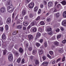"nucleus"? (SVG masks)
Listing matches in <instances>:
<instances>
[{"mask_svg": "<svg viewBox=\"0 0 66 66\" xmlns=\"http://www.w3.org/2000/svg\"><path fill=\"white\" fill-rule=\"evenodd\" d=\"M44 45L45 47H47V43L46 42H45L44 43Z\"/></svg>", "mask_w": 66, "mask_h": 66, "instance_id": "bf43d9fd", "label": "nucleus"}, {"mask_svg": "<svg viewBox=\"0 0 66 66\" xmlns=\"http://www.w3.org/2000/svg\"><path fill=\"white\" fill-rule=\"evenodd\" d=\"M7 7H11L13 6L12 5V2L11 0L8 1L7 4Z\"/></svg>", "mask_w": 66, "mask_h": 66, "instance_id": "f03ea898", "label": "nucleus"}, {"mask_svg": "<svg viewBox=\"0 0 66 66\" xmlns=\"http://www.w3.org/2000/svg\"><path fill=\"white\" fill-rule=\"evenodd\" d=\"M36 45L38 47H39V46H40V44H39L38 43H37L36 44Z\"/></svg>", "mask_w": 66, "mask_h": 66, "instance_id": "49530a36", "label": "nucleus"}, {"mask_svg": "<svg viewBox=\"0 0 66 66\" xmlns=\"http://www.w3.org/2000/svg\"><path fill=\"white\" fill-rule=\"evenodd\" d=\"M22 28V25H19L17 27V28L19 29H21Z\"/></svg>", "mask_w": 66, "mask_h": 66, "instance_id": "9b49d317", "label": "nucleus"}, {"mask_svg": "<svg viewBox=\"0 0 66 66\" xmlns=\"http://www.w3.org/2000/svg\"><path fill=\"white\" fill-rule=\"evenodd\" d=\"M23 24L24 26H27L28 25V22H24L23 23Z\"/></svg>", "mask_w": 66, "mask_h": 66, "instance_id": "4468645a", "label": "nucleus"}, {"mask_svg": "<svg viewBox=\"0 0 66 66\" xmlns=\"http://www.w3.org/2000/svg\"><path fill=\"white\" fill-rule=\"evenodd\" d=\"M60 29L62 31H63L64 30V29L63 27H61Z\"/></svg>", "mask_w": 66, "mask_h": 66, "instance_id": "e2e57ef3", "label": "nucleus"}, {"mask_svg": "<svg viewBox=\"0 0 66 66\" xmlns=\"http://www.w3.org/2000/svg\"><path fill=\"white\" fill-rule=\"evenodd\" d=\"M36 21L32 22L30 24V25L31 26H34V25H35L36 24Z\"/></svg>", "mask_w": 66, "mask_h": 66, "instance_id": "ddd939ff", "label": "nucleus"}, {"mask_svg": "<svg viewBox=\"0 0 66 66\" xmlns=\"http://www.w3.org/2000/svg\"><path fill=\"white\" fill-rule=\"evenodd\" d=\"M21 58L19 57V59L17 60V62L18 63H19L20 61H21Z\"/></svg>", "mask_w": 66, "mask_h": 66, "instance_id": "4be33fe9", "label": "nucleus"}, {"mask_svg": "<svg viewBox=\"0 0 66 66\" xmlns=\"http://www.w3.org/2000/svg\"><path fill=\"white\" fill-rule=\"evenodd\" d=\"M63 16L64 18H66V11L63 12Z\"/></svg>", "mask_w": 66, "mask_h": 66, "instance_id": "aec40b11", "label": "nucleus"}, {"mask_svg": "<svg viewBox=\"0 0 66 66\" xmlns=\"http://www.w3.org/2000/svg\"><path fill=\"white\" fill-rule=\"evenodd\" d=\"M30 58L31 60H33V56H30Z\"/></svg>", "mask_w": 66, "mask_h": 66, "instance_id": "6e6d98bb", "label": "nucleus"}, {"mask_svg": "<svg viewBox=\"0 0 66 66\" xmlns=\"http://www.w3.org/2000/svg\"><path fill=\"white\" fill-rule=\"evenodd\" d=\"M40 16H38L37 18L36 19V20H38L40 19Z\"/></svg>", "mask_w": 66, "mask_h": 66, "instance_id": "4d7b16f0", "label": "nucleus"}, {"mask_svg": "<svg viewBox=\"0 0 66 66\" xmlns=\"http://www.w3.org/2000/svg\"><path fill=\"white\" fill-rule=\"evenodd\" d=\"M39 64V62L38 60H35V64L36 65H38Z\"/></svg>", "mask_w": 66, "mask_h": 66, "instance_id": "393cba45", "label": "nucleus"}, {"mask_svg": "<svg viewBox=\"0 0 66 66\" xmlns=\"http://www.w3.org/2000/svg\"><path fill=\"white\" fill-rule=\"evenodd\" d=\"M42 59L43 60H45L46 59V57L44 56H43L42 57Z\"/></svg>", "mask_w": 66, "mask_h": 66, "instance_id": "79ce46f5", "label": "nucleus"}, {"mask_svg": "<svg viewBox=\"0 0 66 66\" xmlns=\"http://www.w3.org/2000/svg\"><path fill=\"white\" fill-rule=\"evenodd\" d=\"M8 11L10 13H12L14 11V8L13 6H12L11 7H7Z\"/></svg>", "mask_w": 66, "mask_h": 66, "instance_id": "f257e3e1", "label": "nucleus"}, {"mask_svg": "<svg viewBox=\"0 0 66 66\" xmlns=\"http://www.w3.org/2000/svg\"><path fill=\"white\" fill-rule=\"evenodd\" d=\"M61 35H59L57 37V38L59 39L60 38H61Z\"/></svg>", "mask_w": 66, "mask_h": 66, "instance_id": "de8ad7c7", "label": "nucleus"}, {"mask_svg": "<svg viewBox=\"0 0 66 66\" xmlns=\"http://www.w3.org/2000/svg\"><path fill=\"white\" fill-rule=\"evenodd\" d=\"M62 24L63 26H66V21H64L62 22Z\"/></svg>", "mask_w": 66, "mask_h": 66, "instance_id": "a211bd4d", "label": "nucleus"}, {"mask_svg": "<svg viewBox=\"0 0 66 66\" xmlns=\"http://www.w3.org/2000/svg\"><path fill=\"white\" fill-rule=\"evenodd\" d=\"M51 20V19L50 18H48L46 20V21L47 22H50Z\"/></svg>", "mask_w": 66, "mask_h": 66, "instance_id": "c756f323", "label": "nucleus"}, {"mask_svg": "<svg viewBox=\"0 0 66 66\" xmlns=\"http://www.w3.org/2000/svg\"><path fill=\"white\" fill-rule=\"evenodd\" d=\"M16 34H17V31H15L13 33L12 35H15Z\"/></svg>", "mask_w": 66, "mask_h": 66, "instance_id": "473e14b6", "label": "nucleus"}, {"mask_svg": "<svg viewBox=\"0 0 66 66\" xmlns=\"http://www.w3.org/2000/svg\"><path fill=\"white\" fill-rule=\"evenodd\" d=\"M31 0H26L25 1L26 3H28Z\"/></svg>", "mask_w": 66, "mask_h": 66, "instance_id": "a19ab883", "label": "nucleus"}, {"mask_svg": "<svg viewBox=\"0 0 66 66\" xmlns=\"http://www.w3.org/2000/svg\"><path fill=\"white\" fill-rule=\"evenodd\" d=\"M52 29L51 28H47V31L48 32H50V31H51V30H52Z\"/></svg>", "mask_w": 66, "mask_h": 66, "instance_id": "2f4dec72", "label": "nucleus"}, {"mask_svg": "<svg viewBox=\"0 0 66 66\" xmlns=\"http://www.w3.org/2000/svg\"><path fill=\"white\" fill-rule=\"evenodd\" d=\"M34 6V3H30L29 5V7L30 9H32Z\"/></svg>", "mask_w": 66, "mask_h": 66, "instance_id": "20e7f679", "label": "nucleus"}, {"mask_svg": "<svg viewBox=\"0 0 66 66\" xmlns=\"http://www.w3.org/2000/svg\"><path fill=\"white\" fill-rule=\"evenodd\" d=\"M36 52H37L36 50L35 49L34 50L32 51V54L34 55L36 53Z\"/></svg>", "mask_w": 66, "mask_h": 66, "instance_id": "2eb2a0df", "label": "nucleus"}, {"mask_svg": "<svg viewBox=\"0 0 66 66\" xmlns=\"http://www.w3.org/2000/svg\"><path fill=\"white\" fill-rule=\"evenodd\" d=\"M29 17L30 18H32L33 17V15L32 14H30L29 15Z\"/></svg>", "mask_w": 66, "mask_h": 66, "instance_id": "4c0bfd02", "label": "nucleus"}, {"mask_svg": "<svg viewBox=\"0 0 66 66\" xmlns=\"http://www.w3.org/2000/svg\"><path fill=\"white\" fill-rule=\"evenodd\" d=\"M43 39H41L40 40V43H43Z\"/></svg>", "mask_w": 66, "mask_h": 66, "instance_id": "0e129e2a", "label": "nucleus"}, {"mask_svg": "<svg viewBox=\"0 0 66 66\" xmlns=\"http://www.w3.org/2000/svg\"><path fill=\"white\" fill-rule=\"evenodd\" d=\"M48 64H49L48 62L45 61L43 63L42 65H43V66H47Z\"/></svg>", "mask_w": 66, "mask_h": 66, "instance_id": "423d86ee", "label": "nucleus"}, {"mask_svg": "<svg viewBox=\"0 0 66 66\" xmlns=\"http://www.w3.org/2000/svg\"><path fill=\"white\" fill-rule=\"evenodd\" d=\"M7 52V51H6V49H5L4 50V52H3L4 55H5V54H6V53Z\"/></svg>", "mask_w": 66, "mask_h": 66, "instance_id": "e433bc0d", "label": "nucleus"}, {"mask_svg": "<svg viewBox=\"0 0 66 66\" xmlns=\"http://www.w3.org/2000/svg\"><path fill=\"white\" fill-rule=\"evenodd\" d=\"M50 54L51 55L53 54V52L52 51H50Z\"/></svg>", "mask_w": 66, "mask_h": 66, "instance_id": "338daca9", "label": "nucleus"}, {"mask_svg": "<svg viewBox=\"0 0 66 66\" xmlns=\"http://www.w3.org/2000/svg\"><path fill=\"white\" fill-rule=\"evenodd\" d=\"M28 37L29 39L30 40H31L32 39H33V36L32 35H28Z\"/></svg>", "mask_w": 66, "mask_h": 66, "instance_id": "0eeeda50", "label": "nucleus"}, {"mask_svg": "<svg viewBox=\"0 0 66 66\" xmlns=\"http://www.w3.org/2000/svg\"><path fill=\"white\" fill-rule=\"evenodd\" d=\"M61 60V58H60L59 59H57V60L56 62V63H57V62H59V61H60V60Z\"/></svg>", "mask_w": 66, "mask_h": 66, "instance_id": "c03bdc74", "label": "nucleus"}, {"mask_svg": "<svg viewBox=\"0 0 66 66\" xmlns=\"http://www.w3.org/2000/svg\"><path fill=\"white\" fill-rule=\"evenodd\" d=\"M29 46V44L28 43H26V48H28V46Z\"/></svg>", "mask_w": 66, "mask_h": 66, "instance_id": "13d9d810", "label": "nucleus"}, {"mask_svg": "<svg viewBox=\"0 0 66 66\" xmlns=\"http://www.w3.org/2000/svg\"><path fill=\"white\" fill-rule=\"evenodd\" d=\"M11 18H8L6 20L7 23H10V22H11Z\"/></svg>", "mask_w": 66, "mask_h": 66, "instance_id": "6e6552de", "label": "nucleus"}, {"mask_svg": "<svg viewBox=\"0 0 66 66\" xmlns=\"http://www.w3.org/2000/svg\"><path fill=\"white\" fill-rule=\"evenodd\" d=\"M59 42L57 41H56L54 43V45L55 46H59Z\"/></svg>", "mask_w": 66, "mask_h": 66, "instance_id": "9d476101", "label": "nucleus"}, {"mask_svg": "<svg viewBox=\"0 0 66 66\" xmlns=\"http://www.w3.org/2000/svg\"><path fill=\"white\" fill-rule=\"evenodd\" d=\"M8 59L9 61H11L13 59V55L12 54H10L8 56Z\"/></svg>", "mask_w": 66, "mask_h": 66, "instance_id": "39448f33", "label": "nucleus"}, {"mask_svg": "<svg viewBox=\"0 0 66 66\" xmlns=\"http://www.w3.org/2000/svg\"><path fill=\"white\" fill-rule=\"evenodd\" d=\"M40 23L41 25H44V24H45V23H44V22L42 21H41Z\"/></svg>", "mask_w": 66, "mask_h": 66, "instance_id": "c9c22d12", "label": "nucleus"}, {"mask_svg": "<svg viewBox=\"0 0 66 66\" xmlns=\"http://www.w3.org/2000/svg\"><path fill=\"white\" fill-rule=\"evenodd\" d=\"M32 31L34 32H35L37 31V29L35 27H34L32 29Z\"/></svg>", "mask_w": 66, "mask_h": 66, "instance_id": "6ab92c4d", "label": "nucleus"}, {"mask_svg": "<svg viewBox=\"0 0 66 66\" xmlns=\"http://www.w3.org/2000/svg\"><path fill=\"white\" fill-rule=\"evenodd\" d=\"M42 30H43V29H42V28H39L38 30V32H41L42 31Z\"/></svg>", "mask_w": 66, "mask_h": 66, "instance_id": "72a5a7b5", "label": "nucleus"}, {"mask_svg": "<svg viewBox=\"0 0 66 66\" xmlns=\"http://www.w3.org/2000/svg\"><path fill=\"white\" fill-rule=\"evenodd\" d=\"M55 31H56V32H59L60 31V29H56L55 30Z\"/></svg>", "mask_w": 66, "mask_h": 66, "instance_id": "680f3d73", "label": "nucleus"}, {"mask_svg": "<svg viewBox=\"0 0 66 66\" xmlns=\"http://www.w3.org/2000/svg\"><path fill=\"white\" fill-rule=\"evenodd\" d=\"M0 11L2 13H5L6 12V9H5V7H2L0 9Z\"/></svg>", "mask_w": 66, "mask_h": 66, "instance_id": "7ed1b4c3", "label": "nucleus"}, {"mask_svg": "<svg viewBox=\"0 0 66 66\" xmlns=\"http://www.w3.org/2000/svg\"><path fill=\"white\" fill-rule=\"evenodd\" d=\"M47 57H48L49 58H50V59L51 58V56H50V55H49V54L47 55Z\"/></svg>", "mask_w": 66, "mask_h": 66, "instance_id": "69168bd1", "label": "nucleus"}, {"mask_svg": "<svg viewBox=\"0 0 66 66\" xmlns=\"http://www.w3.org/2000/svg\"><path fill=\"white\" fill-rule=\"evenodd\" d=\"M62 43H63V44H65L66 43V40L64 39L63 40L62 42Z\"/></svg>", "mask_w": 66, "mask_h": 66, "instance_id": "58836bf2", "label": "nucleus"}, {"mask_svg": "<svg viewBox=\"0 0 66 66\" xmlns=\"http://www.w3.org/2000/svg\"><path fill=\"white\" fill-rule=\"evenodd\" d=\"M63 50L61 48H60L59 50V53H62Z\"/></svg>", "mask_w": 66, "mask_h": 66, "instance_id": "bb28decb", "label": "nucleus"}, {"mask_svg": "<svg viewBox=\"0 0 66 66\" xmlns=\"http://www.w3.org/2000/svg\"><path fill=\"white\" fill-rule=\"evenodd\" d=\"M52 5V2H50L48 3V6H51Z\"/></svg>", "mask_w": 66, "mask_h": 66, "instance_id": "f3484780", "label": "nucleus"}, {"mask_svg": "<svg viewBox=\"0 0 66 66\" xmlns=\"http://www.w3.org/2000/svg\"><path fill=\"white\" fill-rule=\"evenodd\" d=\"M55 39V36H53L52 38V40H54V39Z\"/></svg>", "mask_w": 66, "mask_h": 66, "instance_id": "a18cd8bd", "label": "nucleus"}, {"mask_svg": "<svg viewBox=\"0 0 66 66\" xmlns=\"http://www.w3.org/2000/svg\"><path fill=\"white\" fill-rule=\"evenodd\" d=\"M3 31V27H0V31L2 32Z\"/></svg>", "mask_w": 66, "mask_h": 66, "instance_id": "f704fd0d", "label": "nucleus"}, {"mask_svg": "<svg viewBox=\"0 0 66 66\" xmlns=\"http://www.w3.org/2000/svg\"><path fill=\"white\" fill-rule=\"evenodd\" d=\"M40 7H41V8H43V7H44V5L43 4L40 5Z\"/></svg>", "mask_w": 66, "mask_h": 66, "instance_id": "052dcab7", "label": "nucleus"}, {"mask_svg": "<svg viewBox=\"0 0 66 66\" xmlns=\"http://www.w3.org/2000/svg\"><path fill=\"white\" fill-rule=\"evenodd\" d=\"M17 21H18L17 23H19V22L20 21V19H17Z\"/></svg>", "mask_w": 66, "mask_h": 66, "instance_id": "864d4df0", "label": "nucleus"}, {"mask_svg": "<svg viewBox=\"0 0 66 66\" xmlns=\"http://www.w3.org/2000/svg\"><path fill=\"white\" fill-rule=\"evenodd\" d=\"M40 33L38 32L37 34L36 35V37H39L40 36Z\"/></svg>", "mask_w": 66, "mask_h": 66, "instance_id": "cd10ccee", "label": "nucleus"}, {"mask_svg": "<svg viewBox=\"0 0 66 66\" xmlns=\"http://www.w3.org/2000/svg\"><path fill=\"white\" fill-rule=\"evenodd\" d=\"M26 11L24 10V9H23L22 12V14L23 15H24L26 14Z\"/></svg>", "mask_w": 66, "mask_h": 66, "instance_id": "dca6fc26", "label": "nucleus"}, {"mask_svg": "<svg viewBox=\"0 0 66 66\" xmlns=\"http://www.w3.org/2000/svg\"><path fill=\"white\" fill-rule=\"evenodd\" d=\"M38 53L39 55H42L43 54V50H39Z\"/></svg>", "mask_w": 66, "mask_h": 66, "instance_id": "1a4fd4ad", "label": "nucleus"}, {"mask_svg": "<svg viewBox=\"0 0 66 66\" xmlns=\"http://www.w3.org/2000/svg\"><path fill=\"white\" fill-rule=\"evenodd\" d=\"M14 15H15V13H13L12 14V18L13 19H14Z\"/></svg>", "mask_w": 66, "mask_h": 66, "instance_id": "8fccbe9b", "label": "nucleus"}, {"mask_svg": "<svg viewBox=\"0 0 66 66\" xmlns=\"http://www.w3.org/2000/svg\"><path fill=\"white\" fill-rule=\"evenodd\" d=\"M38 9V7L37 6L35 7L34 9V11H35V12H37V11Z\"/></svg>", "mask_w": 66, "mask_h": 66, "instance_id": "b1692460", "label": "nucleus"}, {"mask_svg": "<svg viewBox=\"0 0 66 66\" xmlns=\"http://www.w3.org/2000/svg\"><path fill=\"white\" fill-rule=\"evenodd\" d=\"M54 3L55 4V6H56V4H58V2L56 1V2H54Z\"/></svg>", "mask_w": 66, "mask_h": 66, "instance_id": "603ef678", "label": "nucleus"}, {"mask_svg": "<svg viewBox=\"0 0 66 66\" xmlns=\"http://www.w3.org/2000/svg\"><path fill=\"white\" fill-rule=\"evenodd\" d=\"M65 57L64 56L63 57L62 59V62H64L65 61Z\"/></svg>", "mask_w": 66, "mask_h": 66, "instance_id": "5fc2aeb1", "label": "nucleus"}, {"mask_svg": "<svg viewBox=\"0 0 66 66\" xmlns=\"http://www.w3.org/2000/svg\"><path fill=\"white\" fill-rule=\"evenodd\" d=\"M5 28H6V30L7 31V30H8V29H9V26L7 24H6L5 26Z\"/></svg>", "mask_w": 66, "mask_h": 66, "instance_id": "7c9ffc66", "label": "nucleus"}, {"mask_svg": "<svg viewBox=\"0 0 66 66\" xmlns=\"http://www.w3.org/2000/svg\"><path fill=\"white\" fill-rule=\"evenodd\" d=\"M61 3L63 5H65L66 4V2L65 1H63L61 2Z\"/></svg>", "mask_w": 66, "mask_h": 66, "instance_id": "c85d7f7f", "label": "nucleus"}, {"mask_svg": "<svg viewBox=\"0 0 66 66\" xmlns=\"http://www.w3.org/2000/svg\"><path fill=\"white\" fill-rule=\"evenodd\" d=\"M28 50L29 51H31L32 50V49L31 47H29L28 48Z\"/></svg>", "mask_w": 66, "mask_h": 66, "instance_id": "3c124183", "label": "nucleus"}, {"mask_svg": "<svg viewBox=\"0 0 66 66\" xmlns=\"http://www.w3.org/2000/svg\"><path fill=\"white\" fill-rule=\"evenodd\" d=\"M13 53H14V54L15 55V56H17L16 55H17V52L14 51L13 52Z\"/></svg>", "mask_w": 66, "mask_h": 66, "instance_id": "37998d69", "label": "nucleus"}, {"mask_svg": "<svg viewBox=\"0 0 66 66\" xmlns=\"http://www.w3.org/2000/svg\"><path fill=\"white\" fill-rule=\"evenodd\" d=\"M60 16V14L59 13H56V18H58V17H59Z\"/></svg>", "mask_w": 66, "mask_h": 66, "instance_id": "a878e982", "label": "nucleus"}, {"mask_svg": "<svg viewBox=\"0 0 66 66\" xmlns=\"http://www.w3.org/2000/svg\"><path fill=\"white\" fill-rule=\"evenodd\" d=\"M55 63V60H54L52 62V64H54Z\"/></svg>", "mask_w": 66, "mask_h": 66, "instance_id": "774afa93", "label": "nucleus"}, {"mask_svg": "<svg viewBox=\"0 0 66 66\" xmlns=\"http://www.w3.org/2000/svg\"><path fill=\"white\" fill-rule=\"evenodd\" d=\"M5 34H3L2 36V38L3 39H5Z\"/></svg>", "mask_w": 66, "mask_h": 66, "instance_id": "5701e85b", "label": "nucleus"}, {"mask_svg": "<svg viewBox=\"0 0 66 66\" xmlns=\"http://www.w3.org/2000/svg\"><path fill=\"white\" fill-rule=\"evenodd\" d=\"M21 63L22 64L24 63V58L22 60Z\"/></svg>", "mask_w": 66, "mask_h": 66, "instance_id": "ea45409f", "label": "nucleus"}, {"mask_svg": "<svg viewBox=\"0 0 66 66\" xmlns=\"http://www.w3.org/2000/svg\"><path fill=\"white\" fill-rule=\"evenodd\" d=\"M57 8H60V9H62V7L61 5L60 4H58L57 5Z\"/></svg>", "mask_w": 66, "mask_h": 66, "instance_id": "412c9836", "label": "nucleus"}, {"mask_svg": "<svg viewBox=\"0 0 66 66\" xmlns=\"http://www.w3.org/2000/svg\"><path fill=\"white\" fill-rule=\"evenodd\" d=\"M19 51L20 53H23V49L21 47H20V48H19Z\"/></svg>", "mask_w": 66, "mask_h": 66, "instance_id": "f8f14e48", "label": "nucleus"}, {"mask_svg": "<svg viewBox=\"0 0 66 66\" xmlns=\"http://www.w3.org/2000/svg\"><path fill=\"white\" fill-rule=\"evenodd\" d=\"M41 9H39L38 11V14H40V12H41Z\"/></svg>", "mask_w": 66, "mask_h": 66, "instance_id": "09e8293b", "label": "nucleus"}]
</instances>
